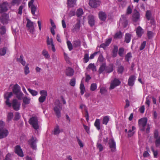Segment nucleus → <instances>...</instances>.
<instances>
[{
    "label": "nucleus",
    "instance_id": "obj_1",
    "mask_svg": "<svg viewBox=\"0 0 160 160\" xmlns=\"http://www.w3.org/2000/svg\"><path fill=\"white\" fill-rule=\"evenodd\" d=\"M12 92L18 100H21L22 98L23 94L21 91L20 87L17 84H15L13 86Z\"/></svg>",
    "mask_w": 160,
    "mask_h": 160
},
{
    "label": "nucleus",
    "instance_id": "obj_2",
    "mask_svg": "<svg viewBox=\"0 0 160 160\" xmlns=\"http://www.w3.org/2000/svg\"><path fill=\"white\" fill-rule=\"evenodd\" d=\"M54 104L55 106L54 107L53 110L57 117L59 118L61 116V111L62 109V107L60 106V102L58 101L55 102Z\"/></svg>",
    "mask_w": 160,
    "mask_h": 160
},
{
    "label": "nucleus",
    "instance_id": "obj_3",
    "mask_svg": "<svg viewBox=\"0 0 160 160\" xmlns=\"http://www.w3.org/2000/svg\"><path fill=\"white\" fill-rule=\"evenodd\" d=\"M147 121L148 119L147 118H143L141 119V126L142 127V130H144L146 129V132L148 133L150 129V125L148 124H146Z\"/></svg>",
    "mask_w": 160,
    "mask_h": 160
},
{
    "label": "nucleus",
    "instance_id": "obj_4",
    "mask_svg": "<svg viewBox=\"0 0 160 160\" xmlns=\"http://www.w3.org/2000/svg\"><path fill=\"white\" fill-rule=\"evenodd\" d=\"M29 123L32 125L33 128L36 130L39 128L38 120L36 117H33L31 118L29 120Z\"/></svg>",
    "mask_w": 160,
    "mask_h": 160
},
{
    "label": "nucleus",
    "instance_id": "obj_5",
    "mask_svg": "<svg viewBox=\"0 0 160 160\" xmlns=\"http://www.w3.org/2000/svg\"><path fill=\"white\" fill-rule=\"evenodd\" d=\"M11 106L12 107L13 109L17 111L19 110L20 108L21 104L20 102L16 99H13L11 102Z\"/></svg>",
    "mask_w": 160,
    "mask_h": 160
},
{
    "label": "nucleus",
    "instance_id": "obj_6",
    "mask_svg": "<svg viewBox=\"0 0 160 160\" xmlns=\"http://www.w3.org/2000/svg\"><path fill=\"white\" fill-rule=\"evenodd\" d=\"M13 95V93L11 92H6L4 95V98L6 99L5 104L9 107H11V104L10 102L9 98H10Z\"/></svg>",
    "mask_w": 160,
    "mask_h": 160
},
{
    "label": "nucleus",
    "instance_id": "obj_7",
    "mask_svg": "<svg viewBox=\"0 0 160 160\" xmlns=\"http://www.w3.org/2000/svg\"><path fill=\"white\" fill-rule=\"evenodd\" d=\"M9 5V3L7 2H4L0 4V13H2L7 12Z\"/></svg>",
    "mask_w": 160,
    "mask_h": 160
},
{
    "label": "nucleus",
    "instance_id": "obj_8",
    "mask_svg": "<svg viewBox=\"0 0 160 160\" xmlns=\"http://www.w3.org/2000/svg\"><path fill=\"white\" fill-rule=\"evenodd\" d=\"M120 83L121 82L118 79L114 78L111 82L109 89L111 90L114 89L116 87L119 86Z\"/></svg>",
    "mask_w": 160,
    "mask_h": 160
},
{
    "label": "nucleus",
    "instance_id": "obj_9",
    "mask_svg": "<svg viewBox=\"0 0 160 160\" xmlns=\"http://www.w3.org/2000/svg\"><path fill=\"white\" fill-rule=\"evenodd\" d=\"M132 17V19L133 23L136 26L137 24V22L139 18V12L135 9Z\"/></svg>",
    "mask_w": 160,
    "mask_h": 160
},
{
    "label": "nucleus",
    "instance_id": "obj_10",
    "mask_svg": "<svg viewBox=\"0 0 160 160\" xmlns=\"http://www.w3.org/2000/svg\"><path fill=\"white\" fill-rule=\"evenodd\" d=\"M76 23L73 26L72 31L73 32H77L79 31L80 28V20L77 19Z\"/></svg>",
    "mask_w": 160,
    "mask_h": 160
},
{
    "label": "nucleus",
    "instance_id": "obj_11",
    "mask_svg": "<svg viewBox=\"0 0 160 160\" xmlns=\"http://www.w3.org/2000/svg\"><path fill=\"white\" fill-rule=\"evenodd\" d=\"M100 0H90L89 5L93 8H96L98 7L100 5Z\"/></svg>",
    "mask_w": 160,
    "mask_h": 160
},
{
    "label": "nucleus",
    "instance_id": "obj_12",
    "mask_svg": "<svg viewBox=\"0 0 160 160\" xmlns=\"http://www.w3.org/2000/svg\"><path fill=\"white\" fill-rule=\"evenodd\" d=\"M27 22L26 26L28 28H29L30 32L33 33L34 31L33 23L28 19H27Z\"/></svg>",
    "mask_w": 160,
    "mask_h": 160
},
{
    "label": "nucleus",
    "instance_id": "obj_13",
    "mask_svg": "<svg viewBox=\"0 0 160 160\" xmlns=\"http://www.w3.org/2000/svg\"><path fill=\"white\" fill-rule=\"evenodd\" d=\"M15 152L19 156L21 157H23L24 156V155L22 151V149L21 148V147L19 145H17L14 148Z\"/></svg>",
    "mask_w": 160,
    "mask_h": 160
},
{
    "label": "nucleus",
    "instance_id": "obj_14",
    "mask_svg": "<svg viewBox=\"0 0 160 160\" xmlns=\"http://www.w3.org/2000/svg\"><path fill=\"white\" fill-rule=\"evenodd\" d=\"M108 144L111 151L112 152H114L116 148V142L113 138H111L109 139Z\"/></svg>",
    "mask_w": 160,
    "mask_h": 160
},
{
    "label": "nucleus",
    "instance_id": "obj_15",
    "mask_svg": "<svg viewBox=\"0 0 160 160\" xmlns=\"http://www.w3.org/2000/svg\"><path fill=\"white\" fill-rule=\"evenodd\" d=\"M38 141L37 138L35 137H32L30 140V145L31 147L33 149H36L37 146L36 143Z\"/></svg>",
    "mask_w": 160,
    "mask_h": 160
},
{
    "label": "nucleus",
    "instance_id": "obj_16",
    "mask_svg": "<svg viewBox=\"0 0 160 160\" xmlns=\"http://www.w3.org/2000/svg\"><path fill=\"white\" fill-rule=\"evenodd\" d=\"M0 19L3 24H6L9 20V16L8 14H4L1 17Z\"/></svg>",
    "mask_w": 160,
    "mask_h": 160
},
{
    "label": "nucleus",
    "instance_id": "obj_17",
    "mask_svg": "<svg viewBox=\"0 0 160 160\" xmlns=\"http://www.w3.org/2000/svg\"><path fill=\"white\" fill-rule=\"evenodd\" d=\"M154 137L156 139L155 141L156 146L157 147H158L160 145V136L158 137V132L157 130L154 131Z\"/></svg>",
    "mask_w": 160,
    "mask_h": 160
},
{
    "label": "nucleus",
    "instance_id": "obj_18",
    "mask_svg": "<svg viewBox=\"0 0 160 160\" xmlns=\"http://www.w3.org/2000/svg\"><path fill=\"white\" fill-rule=\"evenodd\" d=\"M126 15H122L120 20V22L122 23L124 27H126L128 25V21L127 20Z\"/></svg>",
    "mask_w": 160,
    "mask_h": 160
},
{
    "label": "nucleus",
    "instance_id": "obj_19",
    "mask_svg": "<svg viewBox=\"0 0 160 160\" xmlns=\"http://www.w3.org/2000/svg\"><path fill=\"white\" fill-rule=\"evenodd\" d=\"M88 21L89 24L90 26H93L95 23V17L92 15H89L88 16Z\"/></svg>",
    "mask_w": 160,
    "mask_h": 160
},
{
    "label": "nucleus",
    "instance_id": "obj_20",
    "mask_svg": "<svg viewBox=\"0 0 160 160\" xmlns=\"http://www.w3.org/2000/svg\"><path fill=\"white\" fill-rule=\"evenodd\" d=\"M8 132L6 129H0V139L6 137L8 134Z\"/></svg>",
    "mask_w": 160,
    "mask_h": 160
},
{
    "label": "nucleus",
    "instance_id": "obj_21",
    "mask_svg": "<svg viewBox=\"0 0 160 160\" xmlns=\"http://www.w3.org/2000/svg\"><path fill=\"white\" fill-rule=\"evenodd\" d=\"M136 79V77L134 75L131 76L129 78L128 81V84L129 86H132L134 84V81Z\"/></svg>",
    "mask_w": 160,
    "mask_h": 160
},
{
    "label": "nucleus",
    "instance_id": "obj_22",
    "mask_svg": "<svg viewBox=\"0 0 160 160\" xmlns=\"http://www.w3.org/2000/svg\"><path fill=\"white\" fill-rule=\"evenodd\" d=\"M146 17L148 20H151L152 24H154V21L152 19V14L151 12L150 11L148 10L146 13Z\"/></svg>",
    "mask_w": 160,
    "mask_h": 160
},
{
    "label": "nucleus",
    "instance_id": "obj_23",
    "mask_svg": "<svg viewBox=\"0 0 160 160\" xmlns=\"http://www.w3.org/2000/svg\"><path fill=\"white\" fill-rule=\"evenodd\" d=\"M74 71L71 68H68L66 71V73L67 76H72L74 74Z\"/></svg>",
    "mask_w": 160,
    "mask_h": 160
},
{
    "label": "nucleus",
    "instance_id": "obj_24",
    "mask_svg": "<svg viewBox=\"0 0 160 160\" xmlns=\"http://www.w3.org/2000/svg\"><path fill=\"white\" fill-rule=\"evenodd\" d=\"M118 47L116 45H114L113 46V48L112 52V56L113 58H114L117 56L118 53Z\"/></svg>",
    "mask_w": 160,
    "mask_h": 160
},
{
    "label": "nucleus",
    "instance_id": "obj_25",
    "mask_svg": "<svg viewBox=\"0 0 160 160\" xmlns=\"http://www.w3.org/2000/svg\"><path fill=\"white\" fill-rule=\"evenodd\" d=\"M113 66L112 64H110L108 66H106V72L108 73H110L113 71Z\"/></svg>",
    "mask_w": 160,
    "mask_h": 160
},
{
    "label": "nucleus",
    "instance_id": "obj_26",
    "mask_svg": "<svg viewBox=\"0 0 160 160\" xmlns=\"http://www.w3.org/2000/svg\"><path fill=\"white\" fill-rule=\"evenodd\" d=\"M99 19L102 21H105L106 18V15L105 12H101L99 14Z\"/></svg>",
    "mask_w": 160,
    "mask_h": 160
},
{
    "label": "nucleus",
    "instance_id": "obj_27",
    "mask_svg": "<svg viewBox=\"0 0 160 160\" xmlns=\"http://www.w3.org/2000/svg\"><path fill=\"white\" fill-rule=\"evenodd\" d=\"M73 47L75 48H79L81 46V42L80 39L75 40L73 42Z\"/></svg>",
    "mask_w": 160,
    "mask_h": 160
},
{
    "label": "nucleus",
    "instance_id": "obj_28",
    "mask_svg": "<svg viewBox=\"0 0 160 160\" xmlns=\"http://www.w3.org/2000/svg\"><path fill=\"white\" fill-rule=\"evenodd\" d=\"M23 56L22 55L20 56L19 58H17V61L19 62H20L24 66L26 64V62L23 60Z\"/></svg>",
    "mask_w": 160,
    "mask_h": 160
},
{
    "label": "nucleus",
    "instance_id": "obj_29",
    "mask_svg": "<svg viewBox=\"0 0 160 160\" xmlns=\"http://www.w3.org/2000/svg\"><path fill=\"white\" fill-rule=\"evenodd\" d=\"M76 13L77 16L80 18L83 14V10L81 8L78 9Z\"/></svg>",
    "mask_w": 160,
    "mask_h": 160
},
{
    "label": "nucleus",
    "instance_id": "obj_30",
    "mask_svg": "<svg viewBox=\"0 0 160 160\" xmlns=\"http://www.w3.org/2000/svg\"><path fill=\"white\" fill-rule=\"evenodd\" d=\"M22 0H12L11 4L12 6H18Z\"/></svg>",
    "mask_w": 160,
    "mask_h": 160
},
{
    "label": "nucleus",
    "instance_id": "obj_31",
    "mask_svg": "<svg viewBox=\"0 0 160 160\" xmlns=\"http://www.w3.org/2000/svg\"><path fill=\"white\" fill-rule=\"evenodd\" d=\"M104 70L106 71V65L104 63H103L100 66L99 68L98 72L99 74H101Z\"/></svg>",
    "mask_w": 160,
    "mask_h": 160
},
{
    "label": "nucleus",
    "instance_id": "obj_32",
    "mask_svg": "<svg viewBox=\"0 0 160 160\" xmlns=\"http://www.w3.org/2000/svg\"><path fill=\"white\" fill-rule=\"evenodd\" d=\"M100 120L98 119H96L94 125L98 130H99L100 129Z\"/></svg>",
    "mask_w": 160,
    "mask_h": 160
},
{
    "label": "nucleus",
    "instance_id": "obj_33",
    "mask_svg": "<svg viewBox=\"0 0 160 160\" xmlns=\"http://www.w3.org/2000/svg\"><path fill=\"white\" fill-rule=\"evenodd\" d=\"M132 57V53L130 52H129L125 55V59L126 61L128 62L130 60Z\"/></svg>",
    "mask_w": 160,
    "mask_h": 160
},
{
    "label": "nucleus",
    "instance_id": "obj_34",
    "mask_svg": "<svg viewBox=\"0 0 160 160\" xmlns=\"http://www.w3.org/2000/svg\"><path fill=\"white\" fill-rule=\"evenodd\" d=\"M131 37V34L129 33L126 34L125 38V42L127 43H129L130 41Z\"/></svg>",
    "mask_w": 160,
    "mask_h": 160
},
{
    "label": "nucleus",
    "instance_id": "obj_35",
    "mask_svg": "<svg viewBox=\"0 0 160 160\" xmlns=\"http://www.w3.org/2000/svg\"><path fill=\"white\" fill-rule=\"evenodd\" d=\"M13 116V113L12 112L8 113L7 115V121L8 122H9L12 119Z\"/></svg>",
    "mask_w": 160,
    "mask_h": 160
},
{
    "label": "nucleus",
    "instance_id": "obj_36",
    "mask_svg": "<svg viewBox=\"0 0 160 160\" xmlns=\"http://www.w3.org/2000/svg\"><path fill=\"white\" fill-rule=\"evenodd\" d=\"M132 6H129L128 7L127 9L126 14L125 15H127V17L128 15L131 14L132 13Z\"/></svg>",
    "mask_w": 160,
    "mask_h": 160
},
{
    "label": "nucleus",
    "instance_id": "obj_37",
    "mask_svg": "<svg viewBox=\"0 0 160 160\" xmlns=\"http://www.w3.org/2000/svg\"><path fill=\"white\" fill-rule=\"evenodd\" d=\"M7 50V48L5 47L0 48V55L4 56L6 53Z\"/></svg>",
    "mask_w": 160,
    "mask_h": 160
},
{
    "label": "nucleus",
    "instance_id": "obj_38",
    "mask_svg": "<svg viewBox=\"0 0 160 160\" xmlns=\"http://www.w3.org/2000/svg\"><path fill=\"white\" fill-rule=\"evenodd\" d=\"M88 68L89 69H91L93 71H96L97 70L96 67L94 64L92 63L89 64L88 66Z\"/></svg>",
    "mask_w": 160,
    "mask_h": 160
},
{
    "label": "nucleus",
    "instance_id": "obj_39",
    "mask_svg": "<svg viewBox=\"0 0 160 160\" xmlns=\"http://www.w3.org/2000/svg\"><path fill=\"white\" fill-rule=\"evenodd\" d=\"M80 93L82 95L85 91V88L84 84L82 82H81L80 85Z\"/></svg>",
    "mask_w": 160,
    "mask_h": 160
},
{
    "label": "nucleus",
    "instance_id": "obj_40",
    "mask_svg": "<svg viewBox=\"0 0 160 160\" xmlns=\"http://www.w3.org/2000/svg\"><path fill=\"white\" fill-rule=\"evenodd\" d=\"M31 11L33 15H35V12L37 10V7L35 5H32V6H30Z\"/></svg>",
    "mask_w": 160,
    "mask_h": 160
},
{
    "label": "nucleus",
    "instance_id": "obj_41",
    "mask_svg": "<svg viewBox=\"0 0 160 160\" xmlns=\"http://www.w3.org/2000/svg\"><path fill=\"white\" fill-rule=\"evenodd\" d=\"M30 99L27 97H25L23 99V102L26 105L29 104L30 102Z\"/></svg>",
    "mask_w": 160,
    "mask_h": 160
},
{
    "label": "nucleus",
    "instance_id": "obj_42",
    "mask_svg": "<svg viewBox=\"0 0 160 160\" xmlns=\"http://www.w3.org/2000/svg\"><path fill=\"white\" fill-rule=\"evenodd\" d=\"M28 90L33 96H36L38 94V92L35 90H32L30 88H28Z\"/></svg>",
    "mask_w": 160,
    "mask_h": 160
},
{
    "label": "nucleus",
    "instance_id": "obj_43",
    "mask_svg": "<svg viewBox=\"0 0 160 160\" xmlns=\"http://www.w3.org/2000/svg\"><path fill=\"white\" fill-rule=\"evenodd\" d=\"M6 29L4 26H2L0 28V33L1 35L4 34L6 32Z\"/></svg>",
    "mask_w": 160,
    "mask_h": 160
},
{
    "label": "nucleus",
    "instance_id": "obj_44",
    "mask_svg": "<svg viewBox=\"0 0 160 160\" xmlns=\"http://www.w3.org/2000/svg\"><path fill=\"white\" fill-rule=\"evenodd\" d=\"M42 53L43 55L46 58L48 59L50 57V56L48 52L45 49H44L42 51Z\"/></svg>",
    "mask_w": 160,
    "mask_h": 160
},
{
    "label": "nucleus",
    "instance_id": "obj_45",
    "mask_svg": "<svg viewBox=\"0 0 160 160\" xmlns=\"http://www.w3.org/2000/svg\"><path fill=\"white\" fill-rule=\"evenodd\" d=\"M109 120V117L108 116L104 117L102 120V123L104 124L107 125Z\"/></svg>",
    "mask_w": 160,
    "mask_h": 160
},
{
    "label": "nucleus",
    "instance_id": "obj_46",
    "mask_svg": "<svg viewBox=\"0 0 160 160\" xmlns=\"http://www.w3.org/2000/svg\"><path fill=\"white\" fill-rule=\"evenodd\" d=\"M124 51V49L123 48H119L118 53L120 57H123Z\"/></svg>",
    "mask_w": 160,
    "mask_h": 160
},
{
    "label": "nucleus",
    "instance_id": "obj_47",
    "mask_svg": "<svg viewBox=\"0 0 160 160\" xmlns=\"http://www.w3.org/2000/svg\"><path fill=\"white\" fill-rule=\"evenodd\" d=\"M83 60L84 63H86L88 62L89 60V54L88 53H86L84 54Z\"/></svg>",
    "mask_w": 160,
    "mask_h": 160
},
{
    "label": "nucleus",
    "instance_id": "obj_48",
    "mask_svg": "<svg viewBox=\"0 0 160 160\" xmlns=\"http://www.w3.org/2000/svg\"><path fill=\"white\" fill-rule=\"evenodd\" d=\"M60 132V130L59 129V127L58 125H57L54 129L53 134L54 135H57V134H58Z\"/></svg>",
    "mask_w": 160,
    "mask_h": 160
},
{
    "label": "nucleus",
    "instance_id": "obj_49",
    "mask_svg": "<svg viewBox=\"0 0 160 160\" xmlns=\"http://www.w3.org/2000/svg\"><path fill=\"white\" fill-rule=\"evenodd\" d=\"M151 150L152 152L154 155V157L155 158H158V151L157 150H155L153 147H152Z\"/></svg>",
    "mask_w": 160,
    "mask_h": 160
},
{
    "label": "nucleus",
    "instance_id": "obj_50",
    "mask_svg": "<svg viewBox=\"0 0 160 160\" xmlns=\"http://www.w3.org/2000/svg\"><path fill=\"white\" fill-rule=\"evenodd\" d=\"M147 36L149 39H151L154 36V33L152 31H148L147 32Z\"/></svg>",
    "mask_w": 160,
    "mask_h": 160
},
{
    "label": "nucleus",
    "instance_id": "obj_51",
    "mask_svg": "<svg viewBox=\"0 0 160 160\" xmlns=\"http://www.w3.org/2000/svg\"><path fill=\"white\" fill-rule=\"evenodd\" d=\"M97 88V85L96 83H93L91 84L90 87V90L91 91H95Z\"/></svg>",
    "mask_w": 160,
    "mask_h": 160
},
{
    "label": "nucleus",
    "instance_id": "obj_52",
    "mask_svg": "<svg viewBox=\"0 0 160 160\" xmlns=\"http://www.w3.org/2000/svg\"><path fill=\"white\" fill-rule=\"evenodd\" d=\"M97 147L100 152L102 151L103 150V147L101 144L98 142L97 144Z\"/></svg>",
    "mask_w": 160,
    "mask_h": 160
},
{
    "label": "nucleus",
    "instance_id": "obj_53",
    "mask_svg": "<svg viewBox=\"0 0 160 160\" xmlns=\"http://www.w3.org/2000/svg\"><path fill=\"white\" fill-rule=\"evenodd\" d=\"M122 37V34L121 31L117 32L115 36V38H120Z\"/></svg>",
    "mask_w": 160,
    "mask_h": 160
},
{
    "label": "nucleus",
    "instance_id": "obj_54",
    "mask_svg": "<svg viewBox=\"0 0 160 160\" xmlns=\"http://www.w3.org/2000/svg\"><path fill=\"white\" fill-rule=\"evenodd\" d=\"M75 0H68V7H71L73 6V4L74 3Z\"/></svg>",
    "mask_w": 160,
    "mask_h": 160
},
{
    "label": "nucleus",
    "instance_id": "obj_55",
    "mask_svg": "<svg viewBox=\"0 0 160 160\" xmlns=\"http://www.w3.org/2000/svg\"><path fill=\"white\" fill-rule=\"evenodd\" d=\"M47 44L48 45H52L53 43V40L52 38L50 39L48 37L47 41Z\"/></svg>",
    "mask_w": 160,
    "mask_h": 160
},
{
    "label": "nucleus",
    "instance_id": "obj_56",
    "mask_svg": "<svg viewBox=\"0 0 160 160\" xmlns=\"http://www.w3.org/2000/svg\"><path fill=\"white\" fill-rule=\"evenodd\" d=\"M46 97L43 96H41L38 98V101L40 103L44 102L46 100Z\"/></svg>",
    "mask_w": 160,
    "mask_h": 160
},
{
    "label": "nucleus",
    "instance_id": "obj_57",
    "mask_svg": "<svg viewBox=\"0 0 160 160\" xmlns=\"http://www.w3.org/2000/svg\"><path fill=\"white\" fill-rule=\"evenodd\" d=\"M67 44L69 50L70 51H71L73 48L72 45L71 43V42L69 41H67Z\"/></svg>",
    "mask_w": 160,
    "mask_h": 160
},
{
    "label": "nucleus",
    "instance_id": "obj_58",
    "mask_svg": "<svg viewBox=\"0 0 160 160\" xmlns=\"http://www.w3.org/2000/svg\"><path fill=\"white\" fill-rule=\"evenodd\" d=\"M40 93L41 95V96H45V97H46L47 96V92L46 90H42L40 91Z\"/></svg>",
    "mask_w": 160,
    "mask_h": 160
},
{
    "label": "nucleus",
    "instance_id": "obj_59",
    "mask_svg": "<svg viewBox=\"0 0 160 160\" xmlns=\"http://www.w3.org/2000/svg\"><path fill=\"white\" fill-rule=\"evenodd\" d=\"M24 72L25 75H27L30 72L29 67L27 65H26L24 68Z\"/></svg>",
    "mask_w": 160,
    "mask_h": 160
},
{
    "label": "nucleus",
    "instance_id": "obj_60",
    "mask_svg": "<svg viewBox=\"0 0 160 160\" xmlns=\"http://www.w3.org/2000/svg\"><path fill=\"white\" fill-rule=\"evenodd\" d=\"M76 80L75 78H73L71 79L69 84L72 86H74L75 85Z\"/></svg>",
    "mask_w": 160,
    "mask_h": 160
},
{
    "label": "nucleus",
    "instance_id": "obj_61",
    "mask_svg": "<svg viewBox=\"0 0 160 160\" xmlns=\"http://www.w3.org/2000/svg\"><path fill=\"white\" fill-rule=\"evenodd\" d=\"M20 117L19 113L18 112H17L16 113L15 117L14 118V120L17 121L19 119Z\"/></svg>",
    "mask_w": 160,
    "mask_h": 160
},
{
    "label": "nucleus",
    "instance_id": "obj_62",
    "mask_svg": "<svg viewBox=\"0 0 160 160\" xmlns=\"http://www.w3.org/2000/svg\"><path fill=\"white\" fill-rule=\"evenodd\" d=\"M76 12L75 10H72L70 11L69 14H68V16L69 17H72L74 15H75V14H76Z\"/></svg>",
    "mask_w": 160,
    "mask_h": 160
},
{
    "label": "nucleus",
    "instance_id": "obj_63",
    "mask_svg": "<svg viewBox=\"0 0 160 160\" xmlns=\"http://www.w3.org/2000/svg\"><path fill=\"white\" fill-rule=\"evenodd\" d=\"M24 7V6L23 5H21L19 7L18 9V13L21 15L22 13V10Z\"/></svg>",
    "mask_w": 160,
    "mask_h": 160
},
{
    "label": "nucleus",
    "instance_id": "obj_64",
    "mask_svg": "<svg viewBox=\"0 0 160 160\" xmlns=\"http://www.w3.org/2000/svg\"><path fill=\"white\" fill-rule=\"evenodd\" d=\"M123 69L124 68L122 66H120L118 67V72L119 73H122L123 72Z\"/></svg>",
    "mask_w": 160,
    "mask_h": 160
}]
</instances>
